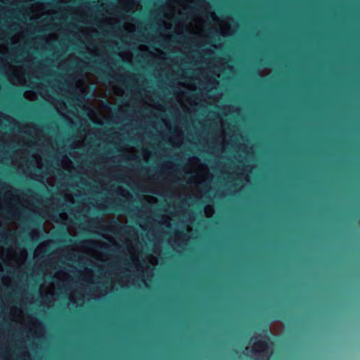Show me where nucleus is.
<instances>
[{"instance_id":"8","label":"nucleus","mask_w":360,"mask_h":360,"mask_svg":"<svg viewBox=\"0 0 360 360\" xmlns=\"http://www.w3.org/2000/svg\"><path fill=\"white\" fill-rule=\"evenodd\" d=\"M108 248H109V246H104L103 249H108Z\"/></svg>"},{"instance_id":"5","label":"nucleus","mask_w":360,"mask_h":360,"mask_svg":"<svg viewBox=\"0 0 360 360\" xmlns=\"http://www.w3.org/2000/svg\"><path fill=\"white\" fill-rule=\"evenodd\" d=\"M116 206L118 207V210H122V207L123 205L122 204L117 205Z\"/></svg>"},{"instance_id":"11","label":"nucleus","mask_w":360,"mask_h":360,"mask_svg":"<svg viewBox=\"0 0 360 360\" xmlns=\"http://www.w3.org/2000/svg\"><path fill=\"white\" fill-rule=\"evenodd\" d=\"M123 229L124 230V231L126 232L127 231V229L124 228V227H122Z\"/></svg>"},{"instance_id":"4","label":"nucleus","mask_w":360,"mask_h":360,"mask_svg":"<svg viewBox=\"0 0 360 360\" xmlns=\"http://www.w3.org/2000/svg\"><path fill=\"white\" fill-rule=\"evenodd\" d=\"M108 210L111 212H116L118 210H115V207L113 206H110L108 207Z\"/></svg>"},{"instance_id":"10","label":"nucleus","mask_w":360,"mask_h":360,"mask_svg":"<svg viewBox=\"0 0 360 360\" xmlns=\"http://www.w3.org/2000/svg\"><path fill=\"white\" fill-rule=\"evenodd\" d=\"M141 170H142V171H145V170H146V169H145V168H143V167H142V168H141Z\"/></svg>"},{"instance_id":"3","label":"nucleus","mask_w":360,"mask_h":360,"mask_svg":"<svg viewBox=\"0 0 360 360\" xmlns=\"http://www.w3.org/2000/svg\"><path fill=\"white\" fill-rule=\"evenodd\" d=\"M6 213H7V214H8V216H10V217H13V218H15V217H16V216H17V214H18V212H15V211H12V210H8L6 211Z\"/></svg>"},{"instance_id":"7","label":"nucleus","mask_w":360,"mask_h":360,"mask_svg":"<svg viewBox=\"0 0 360 360\" xmlns=\"http://www.w3.org/2000/svg\"><path fill=\"white\" fill-rule=\"evenodd\" d=\"M89 243H90V245H95V243H92V242H90Z\"/></svg>"},{"instance_id":"6","label":"nucleus","mask_w":360,"mask_h":360,"mask_svg":"<svg viewBox=\"0 0 360 360\" xmlns=\"http://www.w3.org/2000/svg\"><path fill=\"white\" fill-rule=\"evenodd\" d=\"M179 37V34L172 36L173 38H177Z\"/></svg>"},{"instance_id":"9","label":"nucleus","mask_w":360,"mask_h":360,"mask_svg":"<svg viewBox=\"0 0 360 360\" xmlns=\"http://www.w3.org/2000/svg\"><path fill=\"white\" fill-rule=\"evenodd\" d=\"M115 246H116L117 248H120V246L118 244H116V245H115Z\"/></svg>"},{"instance_id":"2","label":"nucleus","mask_w":360,"mask_h":360,"mask_svg":"<svg viewBox=\"0 0 360 360\" xmlns=\"http://www.w3.org/2000/svg\"><path fill=\"white\" fill-rule=\"evenodd\" d=\"M92 63H94V66H92L89 69L98 73L102 79L106 80L108 79L110 77H112L105 70H103L98 67L101 65L100 62H98L96 60H92Z\"/></svg>"},{"instance_id":"1","label":"nucleus","mask_w":360,"mask_h":360,"mask_svg":"<svg viewBox=\"0 0 360 360\" xmlns=\"http://www.w3.org/2000/svg\"><path fill=\"white\" fill-rule=\"evenodd\" d=\"M262 331L266 333V335L264 336L259 335V337L263 338L264 340H260L255 342L254 346L255 347L259 349V350H257L255 348H254L252 349V352H258L262 356H269V353L267 352V349L269 347L268 341L270 340V338L268 334L269 330L267 327L265 328Z\"/></svg>"}]
</instances>
